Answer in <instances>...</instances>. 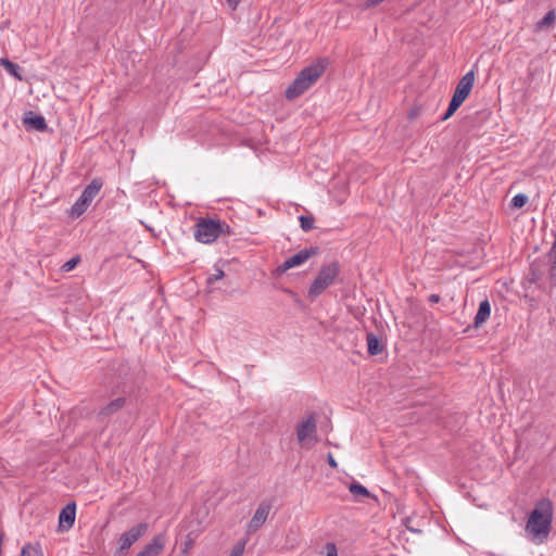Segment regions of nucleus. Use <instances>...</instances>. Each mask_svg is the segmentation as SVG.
<instances>
[{"instance_id": "f3484780", "label": "nucleus", "mask_w": 556, "mask_h": 556, "mask_svg": "<svg viewBox=\"0 0 556 556\" xmlns=\"http://www.w3.org/2000/svg\"><path fill=\"white\" fill-rule=\"evenodd\" d=\"M0 64L8 71V73H10L18 80H22V76L20 75L21 67L17 64L11 62L8 59H1Z\"/></svg>"}, {"instance_id": "2f4dec72", "label": "nucleus", "mask_w": 556, "mask_h": 556, "mask_svg": "<svg viewBox=\"0 0 556 556\" xmlns=\"http://www.w3.org/2000/svg\"><path fill=\"white\" fill-rule=\"evenodd\" d=\"M429 300H430L431 302H433V303H437V302H439L440 296H439L438 294H431V295L429 296Z\"/></svg>"}, {"instance_id": "39448f33", "label": "nucleus", "mask_w": 556, "mask_h": 556, "mask_svg": "<svg viewBox=\"0 0 556 556\" xmlns=\"http://www.w3.org/2000/svg\"><path fill=\"white\" fill-rule=\"evenodd\" d=\"M102 180L99 178H94L83 191L79 199L74 203L71 208L72 217H79L83 215L88 206L91 204L93 199L98 195L102 188Z\"/></svg>"}, {"instance_id": "5701e85b", "label": "nucleus", "mask_w": 556, "mask_h": 556, "mask_svg": "<svg viewBox=\"0 0 556 556\" xmlns=\"http://www.w3.org/2000/svg\"><path fill=\"white\" fill-rule=\"evenodd\" d=\"M80 262V257L79 256H74L72 257L71 260H68L67 262H65L61 269L65 273H68L71 270H73Z\"/></svg>"}, {"instance_id": "a878e982", "label": "nucleus", "mask_w": 556, "mask_h": 556, "mask_svg": "<svg viewBox=\"0 0 556 556\" xmlns=\"http://www.w3.org/2000/svg\"><path fill=\"white\" fill-rule=\"evenodd\" d=\"M243 551H244V544H238L231 549L229 556H242Z\"/></svg>"}, {"instance_id": "c756f323", "label": "nucleus", "mask_w": 556, "mask_h": 556, "mask_svg": "<svg viewBox=\"0 0 556 556\" xmlns=\"http://www.w3.org/2000/svg\"><path fill=\"white\" fill-rule=\"evenodd\" d=\"M384 0H367L366 1V8L376 7V5L380 4Z\"/></svg>"}, {"instance_id": "bb28decb", "label": "nucleus", "mask_w": 556, "mask_h": 556, "mask_svg": "<svg viewBox=\"0 0 556 556\" xmlns=\"http://www.w3.org/2000/svg\"><path fill=\"white\" fill-rule=\"evenodd\" d=\"M193 544H194V541H193L191 538H188V539L185 541L184 545H182V549H181V551H182V553H184V554H188V553H189V551L192 548Z\"/></svg>"}, {"instance_id": "0eeeda50", "label": "nucleus", "mask_w": 556, "mask_h": 556, "mask_svg": "<svg viewBox=\"0 0 556 556\" xmlns=\"http://www.w3.org/2000/svg\"><path fill=\"white\" fill-rule=\"evenodd\" d=\"M147 523H138L134 526L131 529H129L127 532H124L117 541V552L119 554L126 553L130 548V546L147 532Z\"/></svg>"}, {"instance_id": "dca6fc26", "label": "nucleus", "mask_w": 556, "mask_h": 556, "mask_svg": "<svg viewBox=\"0 0 556 556\" xmlns=\"http://www.w3.org/2000/svg\"><path fill=\"white\" fill-rule=\"evenodd\" d=\"M367 349L370 355H378L382 352L383 345L374 333H367Z\"/></svg>"}, {"instance_id": "412c9836", "label": "nucleus", "mask_w": 556, "mask_h": 556, "mask_svg": "<svg viewBox=\"0 0 556 556\" xmlns=\"http://www.w3.org/2000/svg\"><path fill=\"white\" fill-rule=\"evenodd\" d=\"M299 220H300V225H301V228L304 230V231H309L314 228V217L313 216H305V215H301L299 217Z\"/></svg>"}, {"instance_id": "c85d7f7f", "label": "nucleus", "mask_w": 556, "mask_h": 556, "mask_svg": "<svg viewBox=\"0 0 556 556\" xmlns=\"http://www.w3.org/2000/svg\"><path fill=\"white\" fill-rule=\"evenodd\" d=\"M327 462H328L330 467H332V468H337L338 467V463L336 462V459H334V457H333V455L331 453H329L327 455Z\"/></svg>"}, {"instance_id": "cd10ccee", "label": "nucleus", "mask_w": 556, "mask_h": 556, "mask_svg": "<svg viewBox=\"0 0 556 556\" xmlns=\"http://www.w3.org/2000/svg\"><path fill=\"white\" fill-rule=\"evenodd\" d=\"M327 555L326 556H338L336 545L332 543H328L326 545Z\"/></svg>"}, {"instance_id": "a211bd4d", "label": "nucleus", "mask_w": 556, "mask_h": 556, "mask_svg": "<svg viewBox=\"0 0 556 556\" xmlns=\"http://www.w3.org/2000/svg\"><path fill=\"white\" fill-rule=\"evenodd\" d=\"M463 102L464 101L453 96L448 104V108L442 117V121H446L447 118H450L455 113V111L463 104Z\"/></svg>"}, {"instance_id": "f8f14e48", "label": "nucleus", "mask_w": 556, "mask_h": 556, "mask_svg": "<svg viewBox=\"0 0 556 556\" xmlns=\"http://www.w3.org/2000/svg\"><path fill=\"white\" fill-rule=\"evenodd\" d=\"M475 83V73L470 71L466 73L458 81L456 89L453 93L454 97L465 101L469 96Z\"/></svg>"}, {"instance_id": "7c9ffc66", "label": "nucleus", "mask_w": 556, "mask_h": 556, "mask_svg": "<svg viewBox=\"0 0 556 556\" xmlns=\"http://www.w3.org/2000/svg\"><path fill=\"white\" fill-rule=\"evenodd\" d=\"M240 1L241 0H227V4L230 9L235 10V9H237Z\"/></svg>"}, {"instance_id": "6e6552de", "label": "nucleus", "mask_w": 556, "mask_h": 556, "mask_svg": "<svg viewBox=\"0 0 556 556\" xmlns=\"http://www.w3.org/2000/svg\"><path fill=\"white\" fill-rule=\"evenodd\" d=\"M317 254L316 248L303 249L299 251L296 254L287 258L281 265L277 267V271L279 274L286 273L287 270L301 266L306 261H308L312 256Z\"/></svg>"}, {"instance_id": "1a4fd4ad", "label": "nucleus", "mask_w": 556, "mask_h": 556, "mask_svg": "<svg viewBox=\"0 0 556 556\" xmlns=\"http://www.w3.org/2000/svg\"><path fill=\"white\" fill-rule=\"evenodd\" d=\"M271 505L268 502H262L255 510L252 519L248 523V533L256 532L267 520Z\"/></svg>"}, {"instance_id": "6ab92c4d", "label": "nucleus", "mask_w": 556, "mask_h": 556, "mask_svg": "<svg viewBox=\"0 0 556 556\" xmlns=\"http://www.w3.org/2000/svg\"><path fill=\"white\" fill-rule=\"evenodd\" d=\"M21 556H43L39 545L26 544L21 552Z\"/></svg>"}, {"instance_id": "2eb2a0df", "label": "nucleus", "mask_w": 556, "mask_h": 556, "mask_svg": "<svg viewBox=\"0 0 556 556\" xmlns=\"http://www.w3.org/2000/svg\"><path fill=\"white\" fill-rule=\"evenodd\" d=\"M491 315V305L488 300H484L480 303L478 312L475 316L473 325L476 328L481 327Z\"/></svg>"}, {"instance_id": "b1692460", "label": "nucleus", "mask_w": 556, "mask_h": 556, "mask_svg": "<svg viewBox=\"0 0 556 556\" xmlns=\"http://www.w3.org/2000/svg\"><path fill=\"white\" fill-rule=\"evenodd\" d=\"M555 12L548 11L545 16L539 22L540 27H549L555 21Z\"/></svg>"}, {"instance_id": "9b49d317", "label": "nucleus", "mask_w": 556, "mask_h": 556, "mask_svg": "<svg viewBox=\"0 0 556 556\" xmlns=\"http://www.w3.org/2000/svg\"><path fill=\"white\" fill-rule=\"evenodd\" d=\"M76 517V505L74 502L67 504L59 515V531L64 532L70 530Z\"/></svg>"}, {"instance_id": "f257e3e1", "label": "nucleus", "mask_w": 556, "mask_h": 556, "mask_svg": "<svg viewBox=\"0 0 556 556\" xmlns=\"http://www.w3.org/2000/svg\"><path fill=\"white\" fill-rule=\"evenodd\" d=\"M553 520V504L549 500L543 498L535 504L530 513L526 525V532L531 540L541 544L547 540Z\"/></svg>"}, {"instance_id": "393cba45", "label": "nucleus", "mask_w": 556, "mask_h": 556, "mask_svg": "<svg viewBox=\"0 0 556 556\" xmlns=\"http://www.w3.org/2000/svg\"><path fill=\"white\" fill-rule=\"evenodd\" d=\"M224 271L223 269L220 268H215V273L212 274L208 278H207V283L208 285H212L214 283L215 281L222 279L224 277Z\"/></svg>"}, {"instance_id": "aec40b11", "label": "nucleus", "mask_w": 556, "mask_h": 556, "mask_svg": "<svg viewBox=\"0 0 556 556\" xmlns=\"http://www.w3.org/2000/svg\"><path fill=\"white\" fill-rule=\"evenodd\" d=\"M349 490L354 495H362L364 497L370 496L369 491L365 486L356 482L351 483Z\"/></svg>"}, {"instance_id": "ddd939ff", "label": "nucleus", "mask_w": 556, "mask_h": 556, "mask_svg": "<svg viewBox=\"0 0 556 556\" xmlns=\"http://www.w3.org/2000/svg\"><path fill=\"white\" fill-rule=\"evenodd\" d=\"M125 399L124 397H117L113 401H111L109 404H106L98 414V417L100 419H104L106 417H110L111 415L115 414L119 409H122L125 405Z\"/></svg>"}, {"instance_id": "f03ea898", "label": "nucleus", "mask_w": 556, "mask_h": 556, "mask_svg": "<svg viewBox=\"0 0 556 556\" xmlns=\"http://www.w3.org/2000/svg\"><path fill=\"white\" fill-rule=\"evenodd\" d=\"M327 65L325 59L303 68L293 83L286 89L285 96L288 100H294L311 88L324 74Z\"/></svg>"}, {"instance_id": "9d476101", "label": "nucleus", "mask_w": 556, "mask_h": 556, "mask_svg": "<svg viewBox=\"0 0 556 556\" xmlns=\"http://www.w3.org/2000/svg\"><path fill=\"white\" fill-rule=\"evenodd\" d=\"M165 544L166 535L159 533L137 554V556H159L163 552Z\"/></svg>"}, {"instance_id": "4468645a", "label": "nucleus", "mask_w": 556, "mask_h": 556, "mask_svg": "<svg viewBox=\"0 0 556 556\" xmlns=\"http://www.w3.org/2000/svg\"><path fill=\"white\" fill-rule=\"evenodd\" d=\"M23 122H24V125L27 126L28 128H31V129H35L38 131H43L47 128V123H46L45 117L41 115H35V114H33V112H29L24 117Z\"/></svg>"}, {"instance_id": "7ed1b4c3", "label": "nucleus", "mask_w": 556, "mask_h": 556, "mask_svg": "<svg viewBox=\"0 0 556 556\" xmlns=\"http://www.w3.org/2000/svg\"><path fill=\"white\" fill-rule=\"evenodd\" d=\"M224 233H230L229 226L225 223L215 219H200L195 225L194 238L202 243H212Z\"/></svg>"}, {"instance_id": "423d86ee", "label": "nucleus", "mask_w": 556, "mask_h": 556, "mask_svg": "<svg viewBox=\"0 0 556 556\" xmlns=\"http://www.w3.org/2000/svg\"><path fill=\"white\" fill-rule=\"evenodd\" d=\"M298 442L305 447H312L317 442V424L314 416L302 420L296 427Z\"/></svg>"}, {"instance_id": "20e7f679", "label": "nucleus", "mask_w": 556, "mask_h": 556, "mask_svg": "<svg viewBox=\"0 0 556 556\" xmlns=\"http://www.w3.org/2000/svg\"><path fill=\"white\" fill-rule=\"evenodd\" d=\"M339 273L340 265L338 262L324 265L307 291L308 296L315 299L320 295L328 287L333 285Z\"/></svg>"}, {"instance_id": "4be33fe9", "label": "nucleus", "mask_w": 556, "mask_h": 556, "mask_svg": "<svg viewBox=\"0 0 556 556\" xmlns=\"http://www.w3.org/2000/svg\"><path fill=\"white\" fill-rule=\"evenodd\" d=\"M528 202V197L526 194H522V193H518L516 194L513 199H511V203L510 205L515 208H520L522 207L526 203Z\"/></svg>"}]
</instances>
